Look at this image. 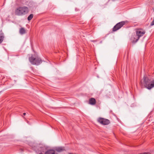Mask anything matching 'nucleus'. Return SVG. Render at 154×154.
<instances>
[{
  "instance_id": "nucleus-16",
  "label": "nucleus",
  "mask_w": 154,
  "mask_h": 154,
  "mask_svg": "<svg viewBox=\"0 0 154 154\" xmlns=\"http://www.w3.org/2000/svg\"><path fill=\"white\" fill-rule=\"evenodd\" d=\"M43 154V153H39V154Z\"/></svg>"
},
{
  "instance_id": "nucleus-15",
  "label": "nucleus",
  "mask_w": 154,
  "mask_h": 154,
  "mask_svg": "<svg viewBox=\"0 0 154 154\" xmlns=\"http://www.w3.org/2000/svg\"><path fill=\"white\" fill-rule=\"evenodd\" d=\"M23 114V115L24 116H25L26 115V113H24Z\"/></svg>"
},
{
  "instance_id": "nucleus-11",
  "label": "nucleus",
  "mask_w": 154,
  "mask_h": 154,
  "mask_svg": "<svg viewBox=\"0 0 154 154\" xmlns=\"http://www.w3.org/2000/svg\"><path fill=\"white\" fill-rule=\"evenodd\" d=\"M45 154H55L54 151L53 150H49L46 151Z\"/></svg>"
},
{
  "instance_id": "nucleus-9",
  "label": "nucleus",
  "mask_w": 154,
  "mask_h": 154,
  "mask_svg": "<svg viewBox=\"0 0 154 154\" xmlns=\"http://www.w3.org/2000/svg\"><path fill=\"white\" fill-rule=\"evenodd\" d=\"M153 87H154V80L151 81L147 88L148 89H150Z\"/></svg>"
},
{
  "instance_id": "nucleus-17",
  "label": "nucleus",
  "mask_w": 154,
  "mask_h": 154,
  "mask_svg": "<svg viewBox=\"0 0 154 154\" xmlns=\"http://www.w3.org/2000/svg\"><path fill=\"white\" fill-rule=\"evenodd\" d=\"M35 151H36V152H37V151L36 150H35Z\"/></svg>"
},
{
  "instance_id": "nucleus-3",
  "label": "nucleus",
  "mask_w": 154,
  "mask_h": 154,
  "mask_svg": "<svg viewBox=\"0 0 154 154\" xmlns=\"http://www.w3.org/2000/svg\"><path fill=\"white\" fill-rule=\"evenodd\" d=\"M145 31L142 29H137L136 31V35L137 36V37L136 39H134V42H137L139 40L140 38L143 36L145 34Z\"/></svg>"
},
{
  "instance_id": "nucleus-4",
  "label": "nucleus",
  "mask_w": 154,
  "mask_h": 154,
  "mask_svg": "<svg viewBox=\"0 0 154 154\" xmlns=\"http://www.w3.org/2000/svg\"><path fill=\"white\" fill-rule=\"evenodd\" d=\"M126 22V21H122L117 23L113 28L112 31L115 32L119 29L124 25Z\"/></svg>"
},
{
  "instance_id": "nucleus-13",
  "label": "nucleus",
  "mask_w": 154,
  "mask_h": 154,
  "mask_svg": "<svg viewBox=\"0 0 154 154\" xmlns=\"http://www.w3.org/2000/svg\"><path fill=\"white\" fill-rule=\"evenodd\" d=\"M33 14H32L29 15L27 18L28 20L29 21L31 20L33 18Z\"/></svg>"
},
{
  "instance_id": "nucleus-6",
  "label": "nucleus",
  "mask_w": 154,
  "mask_h": 154,
  "mask_svg": "<svg viewBox=\"0 0 154 154\" xmlns=\"http://www.w3.org/2000/svg\"><path fill=\"white\" fill-rule=\"evenodd\" d=\"M143 79L144 82L145 83V86L146 88H147V87L148 85H149V84L151 82V79H149L148 77H144Z\"/></svg>"
},
{
  "instance_id": "nucleus-7",
  "label": "nucleus",
  "mask_w": 154,
  "mask_h": 154,
  "mask_svg": "<svg viewBox=\"0 0 154 154\" xmlns=\"http://www.w3.org/2000/svg\"><path fill=\"white\" fill-rule=\"evenodd\" d=\"M19 32L20 35H23L26 33V30L24 28L22 27L20 29Z\"/></svg>"
},
{
  "instance_id": "nucleus-8",
  "label": "nucleus",
  "mask_w": 154,
  "mask_h": 154,
  "mask_svg": "<svg viewBox=\"0 0 154 154\" xmlns=\"http://www.w3.org/2000/svg\"><path fill=\"white\" fill-rule=\"evenodd\" d=\"M95 99L94 98H91L89 99V103L91 105H94L96 104Z\"/></svg>"
},
{
  "instance_id": "nucleus-12",
  "label": "nucleus",
  "mask_w": 154,
  "mask_h": 154,
  "mask_svg": "<svg viewBox=\"0 0 154 154\" xmlns=\"http://www.w3.org/2000/svg\"><path fill=\"white\" fill-rule=\"evenodd\" d=\"M4 38V34L3 33L0 34V43H1L3 41Z\"/></svg>"
},
{
  "instance_id": "nucleus-2",
  "label": "nucleus",
  "mask_w": 154,
  "mask_h": 154,
  "mask_svg": "<svg viewBox=\"0 0 154 154\" xmlns=\"http://www.w3.org/2000/svg\"><path fill=\"white\" fill-rule=\"evenodd\" d=\"M29 60L32 64L36 65H39L42 62L41 59L36 54L32 55L31 56L29 57Z\"/></svg>"
},
{
  "instance_id": "nucleus-14",
  "label": "nucleus",
  "mask_w": 154,
  "mask_h": 154,
  "mask_svg": "<svg viewBox=\"0 0 154 154\" xmlns=\"http://www.w3.org/2000/svg\"><path fill=\"white\" fill-rule=\"evenodd\" d=\"M154 25V18L152 22L151 23L150 25L151 26H152Z\"/></svg>"
},
{
  "instance_id": "nucleus-10",
  "label": "nucleus",
  "mask_w": 154,
  "mask_h": 154,
  "mask_svg": "<svg viewBox=\"0 0 154 154\" xmlns=\"http://www.w3.org/2000/svg\"><path fill=\"white\" fill-rule=\"evenodd\" d=\"M55 150L58 152H61L64 150L65 149L64 147H56L55 149Z\"/></svg>"
},
{
  "instance_id": "nucleus-5",
  "label": "nucleus",
  "mask_w": 154,
  "mask_h": 154,
  "mask_svg": "<svg viewBox=\"0 0 154 154\" xmlns=\"http://www.w3.org/2000/svg\"><path fill=\"white\" fill-rule=\"evenodd\" d=\"M97 121L100 123L104 125H108L110 123L108 119L102 118H99L97 119Z\"/></svg>"
},
{
  "instance_id": "nucleus-18",
  "label": "nucleus",
  "mask_w": 154,
  "mask_h": 154,
  "mask_svg": "<svg viewBox=\"0 0 154 154\" xmlns=\"http://www.w3.org/2000/svg\"><path fill=\"white\" fill-rule=\"evenodd\" d=\"M69 154H71V153H69Z\"/></svg>"
},
{
  "instance_id": "nucleus-1",
  "label": "nucleus",
  "mask_w": 154,
  "mask_h": 154,
  "mask_svg": "<svg viewBox=\"0 0 154 154\" xmlns=\"http://www.w3.org/2000/svg\"><path fill=\"white\" fill-rule=\"evenodd\" d=\"M29 11L28 7L25 6H20L17 8L15 10V14L19 16L25 15Z\"/></svg>"
}]
</instances>
